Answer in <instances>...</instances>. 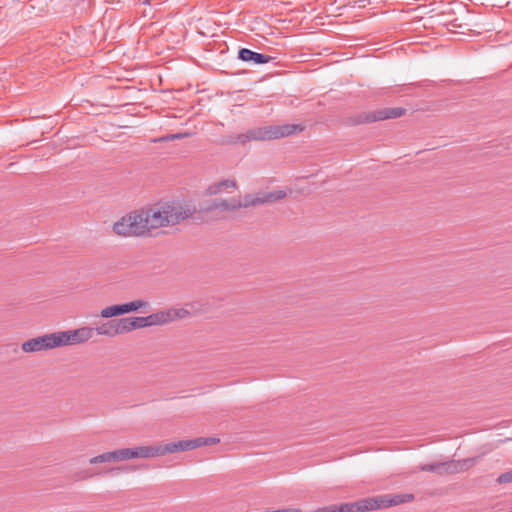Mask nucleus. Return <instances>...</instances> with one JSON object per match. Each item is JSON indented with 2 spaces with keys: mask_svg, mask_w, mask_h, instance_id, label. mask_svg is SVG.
Here are the masks:
<instances>
[{
  "mask_svg": "<svg viewBox=\"0 0 512 512\" xmlns=\"http://www.w3.org/2000/svg\"><path fill=\"white\" fill-rule=\"evenodd\" d=\"M196 211L195 206L172 201L157 207L141 210L147 235L154 229L174 226L191 217Z\"/></svg>",
  "mask_w": 512,
  "mask_h": 512,
  "instance_id": "f257e3e1",
  "label": "nucleus"
},
{
  "mask_svg": "<svg viewBox=\"0 0 512 512\" xmlns=\"http://www.w3.org/2000/svg\"><path fill=\"white\" fill-rule=\"evenodd\" d=\"M284 190H274L269 192H259L257 194H247L240 198L215 199L206 208L205 211H235L240 208L262 205L266 203H274L286 197Z\"/></svg>",
  "mask_w": 512,
  "mask_h": 512,
  "instance_id": "f03ea898",
  "label": "nucleus"
},
{
  "mask_svg": "<svg viewBox=\"0 0 512 512\" xmlns=\"http://www.w3.org/2000/svg\"><path fill=\"white\" fill-rule=\"evenodd\" d=\"M297 131H302V127L291 124L257 127L250 129L245 133L238 134L235 139L231 140V142L245 144L250 141L272 140L292 135Z\"/></svg>",
  "mask_w": 512,
  "mask_h": 512,
  "instance_id": "7ed1b4c3",
  "label": "nucleus"
},
{
  "mask_svg": "<svg viewBox=\"0 0 512 512\" xmlns=\"http://www.w3.org/2000/svg\"><path fill=\"white\" fill-rule=\"evenodd\" d=\"M141 210L128 213L113 224V232L120 237L146 236Z\"/></svg>",
  "mask_w": 512,
  "mask_h": 512,
  "instance_id": "20e7f679",
  "label": "nucleus"
},
{
  "mask_svg": "<svg viewBox=\"0 0 512 512\" xmlns=\"http://www.w3.org/2000/svg\"><path fill=\"white\" fill-rule=\"evenodd\" d=\"M413 499L412 494H397V495H381L371 498L360 499L361 510L372 511L381 508L396 506L402 503L409 502Z\"/></svg>",
  "mask_w": 512,
  "mask_h": 512,
  "instance_id": "39448f33",
  "label": "nucleus"
},
{
  "mask_svg": "<svg viewBox=\"0 0 512 512\" xmlns=\"http://www.w3.org/2000/svg\"><path fill=\"white\" fill-rule=\"evenodd\" d=\"M219 442L218 438L215 437H198L189 440H180L167 444H159L161 456L166 454L193 450L202 446L214 445Z\"/></svg>",
  "mask_w": 512,
  "mask_h": 512,
  "instance_id": "423d86ee",
  "label": "nucleus"
},
{
  "mask_svg": "<svg viewBox=\"0 0 512 512\" xmlns=\"http://www.w3.org/2000/svg\"><path fill=\"white\" fill-rule=\"evenodd\" d=\"M56 346L78 345L89 341L94 336L92 327L84 326L74 330L54 332Z\"/></svg>",
  "mask_w": 512,
  "mask_h": 512,
  "instance_id": "0eeeda50",
  "label": "nucleus"
},
{
  "mask_svg": "<svg viewBox=\"0 0 512 512\" xmlns=\"http://www.w3.org/2000/svg\"><path fill=\"white\" fill-rule=\"evenodd\" d=\"M189 315L184 308H171L147 316L149 326L164 325L177 319H183Z\"/></svg>",
  "mask_w": 512,
  "mask_h": 512,
  "instance_id": "6e6552de",
  "label": "nucleus"
},
{
  "mask_svg": "<svg viewBox=\"0 0 512 512\" xmlns=\"http://www.w3.org/2000/svg\"><path fill=\"white\" fill-rule=\"evenodd\" d=\"M56 340L54 333L45 334L43 336L31 338L22 343L21 349L25 353L40 352L47 349L56 348Z\"/></svg>",
  "mask_w": 512,
  "mask_h": 512,
  "instance_id": "1a4fd4ad",
  "label": "nucleus"
},
{
  "mask_svg": "<svg viewBox=\"0 0 512 512\" xmlns=\"http://www.w3.org/2000/svg\"><path fill=\"white\" fill-rule=\"evenodd\" d=\"M478 462V458H466L462 460H451L442 462L443 474H456L464 472L473 467Z\"/></svg>",
  "mask_w": 512,
  "mask_h": 512,
  "instance_id": "9d476101",
  "label": "nucleus"
},
{
  "mask_svg": "<svg viewBox=\"0 0 512 512\" xmlns=\"http://www.w3.org/2000/svg\"><path fill=\"white\" fill-rule=\"evenodd\" d=\"M94 329V334L100 336L114 337L123 334L121 319L104 322Z\"/></svg>",
  "mask_w": 512,
  "mask_h": 512,
  "instance_id": "9b49d317",
  "label": "nucleus"
},
{
  "mask_svg": "<svg viewBox=\"0 0 512 512\" xmlns=\"http://www.w3.org/2000/svg\"><path fill=\"white\" fill-rule=\"evenodd\" d=\"M404 113H405V109L400 108V107L383 108V109H380V110H377V111H374L373 113H371L367 117V120L371 121V122H375V121H381V120H386V119H395V118L401 117L402 115H404Z\"/></svg>",
  "mask_w": 512,
  "mask_h": 512,
  "instance_id": "f8f14e48",
  "label": "nucleus"
},
{
  "mask_svg": "<svg viewBox=\"0 0 512 512\" xmlns=\"http://www.w3.org/2000/svg\"><path fill=\"white\" fill-rule=\"evenodd\" d=\"M131 453H132V459H136V458L148 459V458H154V457L161 456L159 444L132 447Z\"/></svg>",
  "mask_w": 512,
  "mask_h": 512,
  "instance_id": "ddd939ff",
  "label": "nucleus"
},
{
  "mask_svg": "<svg viewBox=\"0 0 512 512\" xmlns=\"http://www.w3.org/2000/svg\"><path fill=\"white\" fill-rule=\"evenodd\" d=\"M239 59L244 62H253L255 64H266L271 61V57L266 54L254 52L248 48H242L238 53Z\"/></svg>",
  "mask_w": 512,
  "mask_h": 512,
  "instance_id": "4468645a",
  "label": "nucleus"
},
{
  "mask_svg": "<svg viewBox=\"0 0 512 512\" xmlns=\"http://www.w3.org/2000/svg\"><path fill=\"white\" fill-rule=\"evenodd\" d=\"M360 500L352 503H343L340 505H330L317 508L310 512H362Z\"/></svg>",
  "mask_w": 512,
  "mask_h": 512,
  "instance_id": "2eb2a0df",
  "label": "nucleus"
},
{
  "mask_svg": "<svg viewBox=\"0 0 512 512\" xmlns=\"http://www.w3.org/2000/svg\"><path fill=\"white\" fill-rule=\"evenodd\" d=\"M123 334L149 327L147 316L121 318Z\"/></svg>",
  "mask_w": 512,
  "mask_h": 512,
  "instance_id": "dca6fc26",
  "label": "nucleus"
},
{
  "mask_svg": "<svg viewBox=\"0 0 512 512\" xmlns=\"http://www.w3.org/2000/svg\"><path fill=\"white\" fill-rule=\"evenodd\" d=\"M237 183L235 180L225 179L216 183H213L207 188V194L216 195L221 193L224 189L227 188H236Z\"/></svg>",
  "mask_w": 512,
  "mask_h": 512,
  "instance_id": "f3484780",
  "label": "nucleus"
},
{
  "mask_svg": "<svg viewBox=\"0 0 512 512\" xmlns=\"http://www.w3.org/2000/svg\"><path fill=\"white\" fill-rule=\"evenodd\" d=\"M123 314H125L123 304L108 306L100 312V316L103 318H111Z\"/></svg>",
  "mask_w": 512,
  "mask_h": 512,
  "instance_id": "a211bd4d",
  "label": "nucleus"
},
{
  "mask_svg": "<svg viewBox=\"0 0 512 512\" xmlns=\"http://www.w3.org/2000/svg\"><path fill=\"white\" fill-rule=\"evenodd\" d=\"M109 462H116L114 451L102 453L100 455L90 458L89 460V463L92 465Z\"/></svg>",
  "mask_w": 512,
  "mask_h": 512,
  "instance_id": "6ab92c4d",
  "label": "nucleus"
},
{
  "mask_svg": "<svg viewBox=\"0 0 512 512\" xmlns=\"http://www.w3.org/2000/svg\"><path fill=\"white\" fill-rule=\"evenodd\" d=\"M147 306H148V302L144 301V300H135V301L123 304L125 314L133 312V311H137L141 308H146Z\"/></svg>",
  "mask_w": 512,
  "mask_h": 512,
  "instance_id": "aec40b11",
  "label": "nucleus"
},
{
  "mask_svg": "<svg viewBox=\"0 0 512 512\" xmlns=\"http://www.w3.org/2000/svg\"><path fill=\"white\" fill-rule=\"evenodd\" d=\"M116 461H126L132 459L131 448H121L114 450Z\"/></svg>",
  "mask_w": 512,
  "mask_h": 512,
  "instance_id": "412c9836",
  "label": "nucleus"
},
{
  "mask_svg": "<svg viewBox=\"0 0 512 512\" xmlns=\"http://www.w3.org/2000/svg\"><path fill=\"white\" fill-rule=\"evenodd\" d=\"M442 467H443L442 462H438V463H433V464L422 465V466H420V470L443 474Z\"/></svg>",
  "mask_w": 512,
  "mask_h": 512,
  "instance_id": "4be33fe9",
  "label": "nucleus"
},
{
  "mask_svg": "<svg viewBox=\"0 0 512 512\" xmlns=\"http://www.w3.org/2000/svg\"><path fill=\"white\" fill-rule=\"evenodd\" d=\"M190 135L191 134L188 133V132L176 133V134H168L166 136L160 137L157 140H154V142H157V141H173V140H178V139H183V138L189 137Z\"/></svg>",
  "mask_w": 512,
  "mask_h": 512,
  "instance_id": "5701e85b",
  "label": "nucleus"
},
{
  "mask_svg": "<svg viewBox=\"0 0 512 512\" xmlns=\"http://www.w3.org/2000/svg\"><path fill=\"white\" fill-rule=\"evenodd\" d=\"M497 483H499V484L512 483V469L507 472L502 473L497 478Z\"/></svg>",
  "mask_w": 512,
  "mask_h": 512,
  "instance_id": "b1692460",
  "label": "nucleus"
},
{
  "mask_svg": "<svg viewBox=\"0 0 512 512\" xmlns=\"http://www.w3.org/2000/svg\"><path fill=\"white\" fill-rule=\"evenodd\" d=\"M119 470H120V468H112V469H110V472L119 471Z\"/></svg>",
  "mask_w": 512,
  "mask_h": 512,
  "instance_id": "393cba45",
  "label": "nucleus"
},
{
  "mask_svg": "<svg viewBox=\"0 0 512 512\" xmlns=\"http://www.w3.org/2000/svg\"><path fill=\"white\" fill-rule=\"evenodd\" d=\"M144 3H148V4H149V3H150V1H149V0H145V1H144Z\"/></svg>",
  "mask_w": 512,
  "mask_h": 512,
  "instance_id": "a878e982",
  "label": "nucleus"
},
{
  "mask_svg": "<svg viewBox=\"0 0 512 512\" xmlns=\"http://www.w3.org/2000/svg\"><path fill=\"white\" fill-rule=\"evenodd\" d=\"M508 512H512V510H511V511H508Z\"/></svg>",
  "mask_w": 512,
  "mask_h": 512,
  "instance_id": "bb28decb",
  "label": "nucleus"
}]
</instances>
